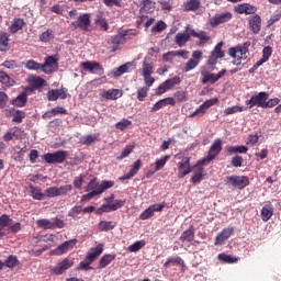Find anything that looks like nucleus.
Here are the masks:
<instances>
[{"label":"nucleus","instance_id":"obj_1","mask_svg":"<svg viewBox=\"0 0 281 281\" xmlns=\"http://www.w3.org/2000/svg\"><path fill=\"white\" fill-rule=\"evenodd\" d=\"M249 47H251V42H245L243 45L228 48V56H231V58H236V54H240L239 57L232 61V65H240L243 63V58H247Z\"/></svg>","mask_w":281,"mask_h":281},{"label":"nucleus","instance_id":"obj_2","mask_svg":"<svg viewBox=\"0 0 281 281\" xmlns=\"http://www.w3.org/2000/svg\"><path fill=\"white\" fill-rule=\"evenodd\" d=\"M132 36H137L135 30L121 31L116 35H114L111 38V43L112 45H114L112 47V52H117V47H120V45H124V43H126V40L131 38Z\"/></svg>","mask_w":281,"mask_h":281},{"label":"nucleus","instance_id":"obj_3","mask_svg":"<svg viewBox=\"0 0 281 281\" xmlns=\"http://www.w3.org/2000/svg\"><path fill=\"white\" fill-rule=\"evenodd\" d=\"M71 27L82 30V32H91V13L80 14L75 22H71Z\"/></svg>","mask_w":281,"mask_h":281},{"label":"nucleus","instance_id":"obj_4","mask_svg":"<svg viewBox=\"0 0 281 281\" xmlns=\"http://www.w3.org/2000/svg\"><path fill=\"white\" fill-rule=\"evenodd\" d=\"M221 150H223V140H221V138H216L211 145L209 154L200 160V164H210L211 161H214V159H216L221 154Z\"/></svg>","mask_w":281,"mask_h":281},{"label":"nucleus","instance_id":"obj_5","mask_svg":"<svg viewBox=\"0 0 281 281\" xmlns=\"http://www.w3.org/2000/svg\"><path fill=\"white\" fill-rule=\"evenodd\" d=\"M115 186L114 181H109V180H102L101 183L98 182V178H93L89 181L88 186L86 187V192H93V190H102L103 192L105 190H109Z\"/></svg>","mask_w":281,"mask_h":281},{"label":"nucleus","instance_id":"obj_6","mask_svg":"<svg viewBox=\"0 0 281 281\" xmlns=\"http://www.w3.org/2000/svg\"><path fill=\"white\" fill-rule=\"evenodd\" d=\"M42 159H44L46 164H64V161L67 159V151L58 150L55 153H47L42 156Z\"/></svg>","mask_w":281,"mask_h":281},{"label":"nucleus","instance_id":"obj_7","mask_svg":"<svg viewBox=\"0 0 281 281\" xmlns=\"http://www.w3.org/2000/svg\"><path fill=\"white\" fill-rule=\"evenodd\" d=\"M177 85H181V77L176 76L173 78L167 79L165 82L160 83L156 89V95H164L166 91H170V89H175Z\"/></svg>","mask_w":281,"mask_h":281},{"label":"nucleus","instance_id":"obj_8","mask_svg":"<svg viewBox=\"0 0 281 281\" xmlns=\"http://www.w3.org/2000/svg\"><path fill=\"white\" fill-rule=\"evenodd\" d=\"M226 183H229V186H233V188L243 190V188H247V186H249V177H247V176H228V177H226Z\"/></svg>","mask_w":281,"mask_h":281},{"label":"nucleus","instance_id":"obj_9","mask_svg":"<svg viewBox=\"0 0 281 281\" xmlns=\"http://www.w3.org/2000/svg\"><path fill=\"white\" fill-rule=\"evenodd\" d=\"M231 19H234V15L229 11L218 13L215 14L213 18L209 19V25L211 27H218V25H223V23H229Z\"/></svg>","mask_w":281,"mask_h":281},{"label":"nucleus","instance_id":"obj_10","mask_svg":"<svg viewBox=\"0 0 281 281\" xmlns=\"http://www.w3.org/2000/svg\"><path fill=\"white\" fill-rule=\"evenodd\" d=\"M248 30L252 32V34H260V30H262V16L258 13H254L248 16Z\"/></svg>","mask_w":281,"mask_h":281},{"label":"nucleus","instance_id":"obj_11","mask_svg":"<svg viewBox=\"0 0 281 281\" xmlns=\"http://www.w3.org/2000/svg\"><path fill=\"white\" fill-rule=\"evenodd\" d=\"M218 102L217 98L209 99L203 102L189 117H203L205 113H207V109L214 106Z\"/></svg>","mask_w":281,"mask_h":281},{"label":"nucleus","instance_id":"obj_12","mask_svg":"<svg viewBox=\"0 0 281 281\" xmlns=\"http://www.w3.org/2000/svg\"><path fill=\"white\" fill-rule=\"evenodd\" d=\"M81 69L90 74H95L97 76H103L104 74V67L98 61H82Z\"/></svg>","mask_w":281,"mask_h":281},{"label":"nucleus","instance_id":"obj_13","mask_svg":"<svg viewBox=\"0 0 281 281\" xmlns=\"http://www.w3.org/2000/svg\"><path fill=\"white\" fill-rule=\"evenodd\" d=\"M201 58H203V52L194 50L192 53V58H190L184 65L183 70L186 74H188V71H192V69H196V67H199V63H201Z\"/></svg>","mask_w":281,"mask_h":281},{"label":"nucleus","instance_id":"obj_14","mask_svg":"<svg viewBox=\"0 0 281 281\" xmlns=\"http://www.w3.org/2000/svg\"><path fill=\"white\" fill-rule=\"evenodd\" d=\"M71 267H74V260L65 258L61 262L50 268V273H54V276H63V273H65L67 269H71Z\"/></svg>","mask_w":281,"mask_h":281},{"label":"nucleus","instance_id":"obj_15","mask_svg":"<svg viewBox=\"0 0 281 281\" xmlns=\"http://www.w3.org/2000/svg\"><path fill=\"white\" fill-rule=\"evenodd\" d=\"M94 25L99 27L101 32H109V21L104 15V11H97L94 14Z\"/></svg>","mask_w":281,"mask_h":281},{"label":"nucleus","instance_id":"obj_16","mask_svg":"<svg viewBox=\"0 0 281 281\" xmlns=\"http://www.w3.org/2000/svg\"><path fill=\"white\" fill-rule=\"evenodd\" d=\"M234 12H236V14H250L252 16L256 14V12H258V8L254 4L240 3L234 7Z\"/></svg>","mask_w":281,"mask_h":281},{"label":"nucleus","instance_id":"obj_17","mask_svg":"<svg viewBox=\"0 0 281 281\" xmlns=\"http://www.w3.org/2000/svg\"><path fill=\"white\" fill-rule=\"evenodd\" d=\"M192 172V167L190 166V157H184L181 162L178 164V179H183Z\"/></svg>","mask_w":281,"mask_h":281},{"label":"nucleus","instance_id":"obj_18","mask_svg":"<svg viewBox=\"0 0 281 281\" xmlns=\"http://www.w3.org/2000/svg\"><path fill=\"white\" fill-rule=\"evenodd\" d=\"M78 243V239H70L67 241H64L61 245H59L56 249L53 250L54 256H63V254H67L69 249H74Z\"/></svg>","mask_w":281,"mask_h":281},{"label":"nucleus","instance_id":"obj_19","mask_svg":"<svg viewBox=\"0 0 281 281\" xmlns=\"http://www.w3.org/2000/svg\"><path fill=\"white\" fill-rule=\"evenodd\" d=\"M46 95H47L48 102H56L58 98H60V100H67V89L65 88L52 89V90H48Z\"/></svg>","mask_w":281,"mask_h":281},{"label":"nucleus","instance_id":"obj_20","mask_svg":"<svg viewBox=\"0 0 281 281\" xmlns=\"http://www.w3.org/2000/svg\"><path fill=\"white\" fill-rule=\"evenodd\" d=\"M267 100H269V93L267 92H259L258 94L251 97L252 105L259 106L261 109H265Z\"/></svg>","mask_w":281,"mask_h":281},{"label":"nucleus","instance_id":"obj_21","mask_svg":"<svg viewBox=\"0 0 281 281\" xmlns=\"http://www.w3.org/2000/svg\"><path fill=\"white\" fill-rule=\"evenodd\" d=\"M168 104L170 106H175V104H177V101H175V98H170V97L161 99L154 104V106L150 110V113H155V112L159 111L160 109H164V106H168Z\"/></svg>","mask_w":281,"mask_h":281},{"label":"nucleus","instance_id":"obj_22","mask_svg":"<svg viewBox=\"0 0 281 281\" xmlns=\"http://www.w3.org/2000/svg\"><path fill=\"white\" fill-rule=\"evenodd\" d=\"M234 234V227L224 228L216 237H215V245H223L227 238H229Z\"/></svg>","mask_w":281,"mask_h":281},{"label":"nucleus","instance_id":"obj_23","mask_svg":"<svg viewBox=\"0 0 281 281\" xmlns=\"http://www.w3.org/2000/svg\"><path fill=\"white\" fill-rule=\"evenodd\" d=\"M201 8V0H187L182 4L183 12H196Z\"/></svg>","mask_w":281,"mask_h":281},{"label":"nucleus","instance_id":"obj_24","mask_svg":"<svg viewBox=\"0 0 281 281\" xmlns=\"http://www.w3.org/2000/svg\"><path fill=\"white\" fill-rule=\"evenodd\" d=\"M122 95L123 92L120 89H109L101 93V98H104L105 100H119Z\"/></svg>","mask_w":281,"mask_h":281},{"label":"nucleus","instance_id":"obj_25","mask_svg":"<svg viewBox=\"0 0 281 281\" xmlns=\"http://www.w3.org/2000/svg\"><path fill=\"white\" fill-rule=\"evenodd\" d=\"M102 251H104V248L102 247V245L97 246L95 248L91 249V251H89L87 254L86 260L88 262H90L91 265H93V262H95V260H98V258L102 254Z\"/></svg>","mask_w":281,"mask_h":281},{"label":"nucleus","instance_id":"obj_26","mask_svg":"<svg viewBox=\"0 0 281 281\" xmlns=\"http://www.w3.org/2000/svg\"><path fill=\"white\" fill-rule=\"evenodd\" d=\"M190 36H192V34L187 31L177 33L175 37L176 45H178V47H184L186 43L190 41Z\"/></svg>","mask_w":281,"mask_h":281},{"label":"nucleus","instance_id":"obj_27","mask_svg":"<svg viewBox=\"0 0 281 281\" xmlns=\"http://www.w3.org/2000/svg\"><path fill=\"white\" fill-rule=\"evenodd\" d=\"M186 32H189V34H191V36H194V38H199L201 41V45L210 41V35H207L205 31H201L200 33H198L196 31H194V29L187 27Z\"/></svg>","mask_w":281,"mask_h":281},{"label":"nucleus","instance_id":"obj_28","mask_svg":"<svg viewBox=\"0 0 281 281\" xmlns=\"http://www.w3.org/2000/svg\"><path fill=\"white\" fill-rule=\"evenodd\" d=\"M142 168V160L137 159L133 165L130 171L123 176L121 179L123 181H126V179H133L137 172H139V169Z\"/></svg>","mask_w":281,"mask_h":281},{"label":"nucleus","instance_id":"obj_29","mask_svg":"<svg viewBox=\"0 0 281 281\" xmlns=\"http://www.w3.org/2000/svg\"><path fill=\"white\" fill-rule=\"evenodd\" d=\"M126 204V201L124 200H114L112 204H103L102 210L104 212H115L116 210H120V207H124Z\"/></svg>","mask_w":281,"mask_h":281},{"label":"nucleus","instance_id":"obj_30","mask_svg":"<svg viewBox=\"0 0 281 281\" xmlns=\"http://www.w3.org/2000/svg\"><path fill=\"white\" fill-rule=\"evenodd\" d=\"M249 150L245 145H237V146H227L226 153L227 155H245Z\"/></svg>","mask_w":281,"mask_h":281},{"label":"nucleus","instance_id":"obj_31","mask_svg":"<svg viewBox=\"0 0 281 281\" xmlns=\"http://www.w3.org/2000/svg\"><path fill=\"white\" fill-rule=\"evenodd\" d=\"M115 258H116L115 254L104 255L99 260L98 269H106V267H109V265H111L113 260H115Z\"/></svg>","mask_w":281,"mask_h":281},{"label":"nucleus","instance_id":"obj_32","mask_svg":"<svg viewBox=\"0 0 281 281\" xmlns=\"http://www.w3.org/2000/svg\"><path fill=\"white\" fill-rule=\"evenodd\" d=\"M10 49V34L0 32V52H8Z\"/></svg>","mask_w":281,"mask_h":281},{"label":"nucleus","instance_id":"obj_33","mask_svg":"<svg viewBox=\"0 0 281 281\" xmlns=\"http://www.w3.org/2000/svg\"><path fill=\"white\" fill-rule=\"evenodd\" d=\"M23 27H25V21L21 18H15L13 19L9 30L11 34H16V32L23 30Z\"/></svg>","mask_w":281,"mask_h":281},{"label":"nucleus","instance_id":"obj_34","mask_svg":"<svg viewBox=\"0 0 281 281\" xmlns=\"http://www.w3.org/2000/svg\"><path fill=\"white\" fill-rule=\"evenodd\" d=\"M273 205L271 204L263 205L261 209V221H263V223L271 221V216H273Z\"/></svg>","mask_w":281,"mask_h":281},{"label":"nucleus","instance_id":"obj_35","mask_svg":"<svg viewBox=\"0 0 281 281\" xmlns=\"http://www.w3.org/2000/svg\"><path fill=\"white\" fill-rule=\"evenodd\" d=\"M201 82L202 85H207V82H210V85H216L214 72H210L205 69L201 70Z\"/></svg>","mask_w":281,"mask_h":281},{"label":"nucleus","instance_id":"obj_36","mask_svg":"<svg viewBox=\"0 0 281 281\" xmlns=\"http://www.w3.org/2000/svg\"><path fill=\"white\" fill-rule=\"evenodd\" d=\"M11 104L20 109H22V106H25V104H27V92H21L15 99L11 101Z\"/></svg>","mask_w":281,"mask_h":281},{"label":"nucleus","instance_id":"obj_37","mask_svg":"<svg viewBox=\"0 0 281 281\" xmlns=\"http://www.w3.org/2000/svg\"><path fill=\"white\" fill-rule=\"evenodd\" d=\"M0 82L5 87H14L16 85V81L3 70H0Z\"/></svg>","mask_w":281,"mask_h":281},{"label":"nucleus","instance_id":"obj_38","mask_svg":"<svg viewBox=\"0 0 281 281\" xmlns=\"http://www.w3.org/2000/svg\"><path fill=\"white\" fill-rule=\"evenodd\" d=\"M29 190H30L31 196H33V199H35V201H43V199H45V193H43L41 188L34 187L31 184L29 187Z\"/></svg>","mask_w":281,"mask_h":281},{"label":"nucleus","instance_id":"obj_39","mask_svg":"<svg viewBox=\"0 0 281 281\" xmlns=\"http://www.w3.org/2000/svg\"><path fill=\"white\" fill-rule=\"evenodd\" d=\"M182 243H192L194 240V226H190L189 229L184 231L180 236Z\"/></svg>","mask_w":281,"mask_h":281},{"label":"nucleus","instance_id":"obj_40","mask_svg":"<svg viewBox=\"0 0 281 281\" xmlns=\"http://www.w3.org/2000/svg\"><path fill=\"white\" fill-rule=\"evenodd\" d=\"M29 83L31 85L32 89H41L42 87H45V79L33 76L29 78Z\"/></svg>","mask_w":281,"mask_h":281},{"label":"nucleus","instance_id":"obj_41","mask_svg":"<svg viewBox=\"0 0 281 281\" xmlns=\"http://www.w3.org/2000/svg\"><path fill=\"white\" fill-rule=\"evenodd\" d=\"M116 225H117V222H114V221H110V222L101 221L98 224V228L101 232H111V229H115Z\"/></svg>","mask_w":281,"mask_h":281},{"label":"nucleus","instance_id":"obj_42","mask_svg":"<svg viewBox=\"0 0 281 281\" xmlns=\"http://www.w3.org/2000/svg\"><path fill=\"white\" fill-rule=\"evenodd\" d=\"M53 65H58V57L55 56H47L45 58L44 64H42V71H44V74H47V67H53Z\"/></svg>","mask_w":281,"mask_h":281},{"label":"nucleus","instance_id":"obj_43","mask_svg":"<svg viewBox=\"0 0 281 281\" xmlns=\"http://www.w3.org/2000/svg\"><path fill=\"white\" fill-rule=\"evenodd\" d=\"M25 69H29L30 71H38V69L43 70V64H40L38 61L34 59H29L24 64Z\"/></svg>","mask_w":281,"mask_h":281},{"label":"nucleus","instance_id":"obj_44","mask_svg":"<svg viewBox=\"0 0 281 281\" xmlns=\"http://www.w3.org/2000/svg\"><path fill=\"white\" fill-rule=\"evenodd\" d=\"M155 69L151 63H148L147 59H144L142 66V74L143 76H153Z\"/></svg>","mask_w":281,"mask_h":281},{"label":"nucleus","instance_id":"obj_45","mask_svg":"<svg viewBox=\"0 0 281 281\" xmlns=\"http://www.w3.org/2000/svg\"><path fill=\"white\" fill-rule=\"evenodd\" d=\"M36 225L37 227H40V229H54V224L52 220H47V218L37 220Z\"/></svg>","mask_w":281,"mask_h":281},{"label":"nucleus","instance_id":"obj_46","mask_svg":"<svg viewBox=\"0 0 281 281\" xmlns=\"http://www.w3.org/2000/svg\"><path fill=\"white\" fill-rule=\"evenodd\" d=\"M4 267L8 269H14V267H19V258L14 255H10L5 260H4Z\"/></svg>","mask_w":281,"mask_h":281},{"label":"nucleus","instance_id":"obj_47","mask_svg":"<svg viewBox=\"0 0 281 281\" xmlns=\"http://www.w3.org/2000/svg\"><path fill=\"white\" fill-rule=\"evenodd\" d=\"M243 111H247V108L243 105L241 106L234 105V106L226 108L224 110V115H234V113H243Z\"/></svg>","mask_w":281,"mask_h":281},{"label":"nucleus","instance_id":"obj_48","mask_svg":"<svg viewBox=\"0 0 281 281\" xmlns=\"http://www.w3.org/2000/svg\"><path fill=\"white\" fill-rule=\"evenodd\" d=\"M13 221L12 218H10V215L8 214H2L0 216V229L3 232V229H5V227H10V225H12Z\"/></svg>","mask_w":281,"mask_h":281},{"label":"nucleus","instance_id":"obj_49","mask_svg":"<svg viewBox=\"0 0 281 281\" xmlns=\"http://www.w3.org/2000/svg\"><path fill=\"white\" fill-rule=\"evenodd\" d=\"M133 150H135V144L126 145L124 147L123 151L121 153V155L119 157H116V159L122 161V159H125V157H128V155H131V153H133Z\"/></svg>","mask_w":281,"mask_h":281},{"label":"nucleus","instance_id":"obj_50","mask_svg":"<svg viewBox=\"0 0 281 281\" xmlns=\"http://www.w3.org/2000/svg\"><path fill=\"white\" fill-rule=\"evenodd\" d=\"M103 192H104L103 188H101L99 190L90 191L89 193L82 195L81 201H91V199H93V196H98V195L102 194Z\"/></svg>","mask_w":281,"mask_h":281},{"label":"nucleus","instance_id":"obj_51","mask_svg":"<svg viewBox=\"0 0 281 281\" xmlns=\"http://www.w3.org/2000/svg\"><path fill=\"white\" fill-rule=\"evenodd\" d=\"M143 247H146V241L138 240L128 246V251H131L132 254H135L136 251H139V249H142Z\"/></svg>","mask_w":281,"mask_h":281},{"label":"nucleus","instance_id":"obj_52","mask_svg":"<svg viewBox=\"0 0 281 281\" xmlns=\"http://www.w3.org/2000/svg\"><path fill=\"white\" fill-rule=\"evenodd\" d=\"M170 159V156H164L160 159H157L155 162V172H159V170H161V168H164V166H166V164H168V160Z\"/></svg>","mask_w":281,"mask_h":281},{"label":"nucleus","instance_id":"obj_53","mask_svg":"<svg viewBox=\"0 0 281 281\" xmlns=\"http://www.w3.org/2000/svg\"><path fill=\"white\" fill-rule=\"evenodd\" d=\"M170 265H173V266L183 265V259H181V257H171L167 259V261L164 263L165 269H168Z\"/></svg>","mask_w":281,"mask_h":281},{"label":"nucleus","instance_id":"obj_54","mask_svg":"<svg viewBox=\"0 0 281 281\" xmlns=\"http://www.w3.org/2000/svg\"><path fill=\"white\" fill-rule=\"evenodd\" d=\"M211 54L220 58H225V52L223 50V42L217 43Z\"/></svg>","mask_w":281,"mask_h":281},{"label":"nucleus","instance_id":"obj_55","mask_svg":"<svg viewBox=\"0 0 281 281\" xmlns=\"http://www.w3.org/2000/svg\"><path fill=\"white\" fill-rule=\"evenodd\" d=\"M132 124L133 121L128 119H123L121 122H117L115 124V128H117V131H126V128H128V126H131Z\"/></svg>","mask_w":281,"mask_h":281},{"label":"nucleus","instance_id":"obj_56","mask_svg":"<svg viewBox=\"0 0 281 281\" xmlns=\"http://www.w3.org/2000/svg\"><path fill=\"white\" fill-rule=\"evenodd\" d=\"M52 38H54V31L52 30H47L40 35V41L42 43H49Z\"/></svg>","mask_w":281,"mask_h":281},{"label":"nucleus","instance_id":"obj_57","mask_svg":"<svg viewBox=\"0 0 281 281\" xmlns=\"http://www.w3.org/2000/svg\"><path fill=\"white\" fill-rule=\"evenodd\" d=\"M93 270V267H91V262H89L87 259L83 261H80V263L77 266L76 271H91Z\"/></svg>","mask_w":281,"mask_h":281},{"label":"nucleus","instance_id":"obj_58","mask_svg":"<svg viewBox=\"0 0 281 281\" xmlns=\"http://www.w3.org/2000/svg\"><path fill=\"white\" fill-rule=\"evenodd\" d=\"M148 91H149L148 87L139 88L137 90V100L139 102H144V100H146V98H148Z\"/></svg>","mask_w":281,"mask_h":281},{"label":"nucleus","instance_id":"obj_59","mask_svg":"<svg viewBox=\"0 0 281 281\" xmlns=\"http://www.w3.org/2000/svg\"><path fill=\"white\" fill-rule=\"evenodd\" d=\"M71 190H74V186L71 184H65L59 188L57 187V194L58 196H65L68 192H71Z\"/></svg>","mask_w":281,"mask_h":281},{"label":"nucleus","instance_id":"obj_60","mask_svg":"<svg viewBox=\"0 0 281 281\" xmlns=\"http://www.w3.org/2000/svg\"><path fill=\"white\" fill-rule=\"evenodd\" d=\"M78 214H82V206H74L68 212V216L74 221H78Z\"/></svg>","mask_w":281,"mask_h":281},{"label":"nucleus","instance_id":"obj_61","mask_svg":"<svg viewBox=\"0 0 281 281\" xmlns=\"http://www.w3.org/2000/svg\"><path fill=\"white\" fill-rule=\"evenodd\" d=\"M45 196H48V199H55V196H58V187H49L44 191Z\"/></svg>","mask_w":281,"mask_h":281},{"label":"nucleus","instance_id":"obj_62","mask_svg":"<svg viewBox=\"0 0 281 281\" xmlns=\"http://www.w3.org/2000/svg\"><path fill=\"white\" fill-rule=\"evenodd\" d=\"M23 120H25V112L21 111V110H18L13 114L12 122H15V124H21V122H23Z\"/></svg>","mask_w":281,"mask_h":281},{"label":"nucleus","instance_id":"obj_63","mask_svg":"<svg viewBox=\"0 0 281 281\" xmlns=\"http://www.w3.org/2000/svg\"><path fill=\"white\" fill-rule=\"evenodd\" d=\"M128 65L131 64H124L120 66L116 70H114L113 72L114 77L120 78V76H122L123 74H126V71H128Z\"/></svg>","mask_w":281,"mask_h":281},{"label":"nucleus","instance_id":"obj_64","mask_svg":"<svg viewBox=\"0 0 281 281\" xmlns=\"http://www.w3.org/2000/svg\"><path fill=\"white\" fill-rule=\"evenodd\" d=\"M243 161H245V159L241 158V156H234L231 160V165L233 166V168H240L243 166Z\"/></svg>","mask_w":281,"mask_h":281}]
</instances>
